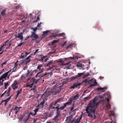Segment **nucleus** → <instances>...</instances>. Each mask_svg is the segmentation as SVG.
<instances>
[{"instance_id": "47", "label": "nucleus", "mask_w": 123, "mask_h": 123, "mask_svg": "<svg viewBox=\"0 0 123 123\" xmlns=\"http://www.w3.org/2000/svg\"><path fill=\"white\" fill-rule=\"evenodd\" d=\"M54 106L52 105V104H51V105L50 106V109H55V107H54V106Z\"/></svg>"}, {"instance_id": "40", "label": "nucleus", "mask_w": 123, "mask_h": 123, "mask_svg": "<svg viewBox=\"0 0 123 123\" xmlns=\"http://www.w3.org/2000/svg\"><path fill=\"white\" fill-rule=\"evenodd\" d=\"M32 30H33L34 32H34L35 33H36V32L37 29V27H36L35 28H32Z\"/></svg>"}, {"instance_id": "27", "label": "nucleus", "mask_w": 123, "mask_h": 123, "mask_svg": "<svg viewBox=\"0 0 123 123\" xmlns=\"http://www.w3.org/2000/svg\"><path fill=\"white\" fill-rule=\"evenodd\" d=\"M19 110L18 109V107L16 106L15 108H14V111H15V114H17Z\"/></svg>"}, {"instance_id": "17", "label": "nucleus", "mask_w": 123, "mask_h": 123, "mask_svg": "<svg viewBox=\"0 0 123 123\" xmlns=\"http://www.w3.org/2000/svg\"><path fill=\"white\" fill-rule=\"evenodd\" d=\"M31 57V55H30L28 56L25 59H24L25 61L27 62L28 64L31 61V60L30 59V58Z\"/></svg>"}, {"instance_id": "59", "label": "nucleus", "mask_w": 123, "mask_h": 123, "mask_svg": "<svg viewBox=\"0 0 123 123\" xmlns=\"http://www.w3.org/2000/svg\"><path fill=\"white\" fill-rule=\"evenodd\" d=\"M49 31H44L43 32V35H45V34H47Z\"/></svg>"}, {"instance_id": "33", "label": "nucleus", "mask_w": 123, "mask_h": 123, "mask_svg": "<svg viewBox=\"0 0 123 123\" xmlns=\"http://www.w3.org/2000/svg\"><path fill=\"white\" fill-rule=\"evenodd\" d=\"M4 85L5 86V89H6L7 88V86L9 85V82H6L4 83Z\"/></svg>"}, {"instance_id": "39", "label": "nucleus", "mask_w": 123, "mask_h": 123, "mask_svg": "<svg viewBox=\"0 0 123 123\" xmlns=\"http://www.w3.org/2000/svg\"><path fill=\"white\" fill-rule=\"evenodd\" d=\"M42 65L41 64H39L37 67V69H38L39 70V71H40V68H41L42 67Z\"/></svg>"}, {"instance_id": "26", "label": "nucleus", "mask_w": 123, "mask_h": 123, "mask_svg": "<svg viewBox=\"0 0 123 123\" xmlns=\"http://www.w3.org/2000/svg\"><path fill=\"white\" fill-rule=\"evenodd\" d=\"M84 66L83 64L80 63H78L76 64V66L78 67H82Z\"/></svg>"}, {"instance_id": "53", "label": "nucleus", "mask_w": 123, "mask_h": 123, "mask_svg": "<svg viewBox=\"0 0 123 123\" xmlns=\"http://www.w3.org/2000/svg\"><path fill=\"white\" fill-rule=\"evenodd\" d=\"M70 108L71 110V112H73L74 111L73 110L74 109V106H72L70 107Z\"/></svg>"}, {"instance_id": "43", "label": "nucleus", "mask_w": 123, "mask_h": 123, "mask_svg": "<svg viewBox=\"0 0 123 123\" xmlns=\"http://www.w3.org/2000/svg\"><path fill=\"white\" fill-rule=\"evenodd\" d=\"M25 54L24 53H21V56H20V58L22 59L24 57H25V55H24Z\"/></svg>"}, {"instance_id": "19", "label": "nucleus", "mask_w": 123, "mask_h": 123, "mask_svg": "<svg viewBox=\"0 0 123 123\" xmlns=\"http://www.w3.org/2000/svg\"><path fill=\"white\" fill-rule=\"evenodd\" d=\"M50 95V93L49 92H48L47 91V92H44L43 94V96L44 97L45 96V98H46L48 96H49Z\"/></svg>"}, {"instance_id": "57", "label": "nucleus", "mask_w": 123, "mask_h": 123, "mask_svg": "<svg viewBox=\"0 0 123 123\" xmlns=\"http://www.w3.org/2000/svg\"><path fill=\"white\" fill-rule=\"evenodd\" d=\"M89 73H87V74H85V75H84L83 77L84 78H85L86 77H88V76H89Z\"/></svg>"}, {"instance_id": "2", "label": "nucleus", "mask_w": 123, "mask_h": 123, "mask_svg": "<svg viewBox=\"0 0 123 123\" xmlns=\"http://www.w3.org/2000/svg\"><path fill=\"white\" fill-rule=\"evenodd\" d=\"M98 97L100 98H105V99L102 101L103 104L105 105V109L108 110L110 109L111 105L109 104V99L110 98L111 95L110 93L108 92L105 94L100 95L98 96Z\"/></svg>"}, {"instance_id": "51", "label": "nucleus", "mask_w": 123, "mask_h": 123, "mask_svg": "<svg viewBox=\"0 0 123 123\" xmlns=\"http://www.w3.org/2000/svg\"><path fill=\"white\" fill-rule=\"evenodd\" d=\"M70 62H68L65 64H62L61 65H69Z\"/></svg>"}, {"instance_id": "62", "label": "nucleus", "mask_w": 123, "mask_h": 123, "mask_svg": "<svg viewBox=\"0 0 123 123\" xmlns=\"http://www.w3.org/2000/svg\"><path fill=\"white\" fill-rule=\"evenodd\" d=\"M89 98V97H85L84 98V100L85 101H86Z\"/></svg>"}, {"instance_id": "7", "label": "nucleus", "mask_w": 123, "mask_h": 123, "mask_svg": "<svg viewBox=\"0 0 123 123\" xmlns=\"http://www.w3.org/2000/svg\"><path fill=\"white\" fill-rule=\"evenodd\" d=\"M18 82L16 80H15L11 86L13 89V90H15L18 88Z\"/></svg>"}, {"instance_id": "36", "label": "nucleus", "mask_w": 123, "mask_h": 123, "mask_svg": "<svg viewBox=\"0 0 123 123\" xmlns=\"http://www.w3.org/2000/svg\"><path fill=\"white\" fill-rule=\"evenodd\" d=\"M48 59L45 58L44 57L42 58L40 60L42 61L43 62H46L48 60Z\"/></svg>"}, {"instance_id": "60", "label": "nucleus", "mask_w": 123, "mask_h": 123, "mask_svg": "<svg viewBox=\"0 0 123 123\" xmlns=\"http://www.w3.org/2000/svg\"><path fill=\"white\" fill-rule=\"evenodd\" d=\"M53 74V71H50V72L48 73V74H50V75H51L52 74Z\"/></svg>"}, {"instance_id": "5", "label": "nucleus", "mask_w": 123, "mask_h": 123, "mask_svg": "<svg viewBox=\"0 0 123 123\" xmlns=\"http://www.w3.org/2000/svg\"><path fill=\"white\" fill-rule=\"evenodd\" d=\"M61 90V89L59 87H54L53 89L51 90V93L53 95H56Z\"/></svg>"}, {"instance_id": "35", "label": "nucleus", "mask_w": 123, "mask_h": 123, "mask_svg": "<svg viewBox=\"0 0 123 123\" xmlns=\"http://www.w3.org/2000/svg\"><path fill=\"white\" fill-rule=\"evenodd\" d=\"M107 88L106 87H104L103 88H101V87H100V88H97L96 89V90L97 91H98L100 90H103L105 89H106Z\"/></svg>"}, {"instance_id": "54", "label": "nucleus", "mask_w": 123, "mask_h": 123, "mask_svg": "<svg viewBox=\"0 0 123 123\" xmlns=\"http://www.w3.org/2000/svg\"><path fill=\"white\" fill-rule=\"evenodd\" d=\"M58 105H57V106L55 107V108H56L57 109V112H59L58 111V110L59 109H60V107H59V106H58Z\"/></svg>"}, {"instance_id": "32", "label": "nucleus", "mask_w": 123, "mask_h": 123, "mask_svg": "<svg viewBox=\"0 0 123 123\" xmlns=\"http://www.w3.org/2000/svg\"><path fill=\"white\" fill-rule=\"evenodd\" d=\"M46 75V74H42L41 75H39L38 76V77H39L38 79L40 80L41 79L42 77H43L44 76H45Z\"/></svg>"}, {"instance_id": "1", "label": "nucleus", "mask_w": 123, "mask_h": 123, "mask_svg": "<svg viewBox=\"0 0 123 123\" xmlns=\"http://www.w3.org/2000/svg\"><path fill=\"white\" fill-rule=\"evenodd\" d=\"M99 103V101L98 100L97 97L90 101L86 109V112L88 116L92 117L93 115L95 118V110L98 105Z\"/></svg>"}, {"instance_id": "55", "label": "nucleus", "mask_w": 123, "mask_h": 123, "mask_svg": "<svg viewBox=\"0 0 123 123\" xmlns=\"http://www.w3.org/2000/svg\"><path fill=\"white\" fill-rule=\"evenodd\" d=\"M94 86H95V84H93V83H90L89 86V87H91Z\"/></svg>"}, {"instance_id": "44", "label": "nucleus", "mask_w": 123, "mask_h": 123, "mask_svg": "<svg viewBox=\"0 0 123 123\" xmlns=\"http://www.w3.org/2000/svg\"><path fill=\"white\" fill-rule=\"evenodd\" d=\"M77 78V77L76 75L75 76H72L71 77V80H75Z\"/></svg>"}, {"instance_id": "61", "label": "nucleus", "mask_w": 123, "mask_h": 123, "mask_svg": "<svg viewBox=\"0 0 123 123\" xmlns=\"http://www.w3.org/2000/svg\"><path fill=\"white\" fill-rule=\"evenodd\" d=\"M39 49H37L35 52L34 53V55H35L37 52H38V50H39Z\"/></svg>"}, {"instance_id": "42", "label": "nucleus", "mask_w": 123, "mask_h": 123, "mask_svg": "<svg viewBox=\"0 0 123 123\" xmlns=\"http://www.w3.org/2000/svg\"><path fill=\"white\" fill-rule=\"evenodd\" d=\"M38 111V107H37L35 109V110H33L34 112L36 113L37 114V112Z\"/></svg>"}, {"instance_id": "22", "label": "nucleus", "mask_w": 123, "mask_h": 123, "mask_svg": "<svg viewBox=\"0 0 123 123\" xmlns=\"http://www.w3.org/2000/svg\"><path fill=\"white\" fill-rule=\"evenodd\" d=\"M82 117V116L81 115H80L78 118H77L76 119L75 123H79Z\"/></svg>"}, {"instance_id": "13", "label": "nucleus", "mask_w": 123, "mask_h": 123, "mask_svg": "<svg viewBox=\"0 0 123 123\" xmlns=\"http://www.w3.org/2000/svg\"><path fill=\"white\" fill-rule=\"evenodd\" d=\"M54 63V62L52 60H51L49 62L48 61L47 63L45 64L44 66L45 67H46L48 66H50Z\"/></svg>"}, {"instance_id": "15", "label": "nucleus", "mask_w": 123, "mask_h": 123, "mask_svg": "<svg viewBox=\"0 0 123 123\" xmlns=\"http://www.w3.org/2000/svg\"><path fill=\"white\" fill-rule=\"evenodd\" d=\"M8 41H6L4 44V46L7 45V47H10L12 44V43L11 42V41L8 42Z\"/></svg>"}, {"instance_id": "48", "label": "nucleus", "mask_w": 123, "mask_h": 123, "mask_svg": "<svg viewBox=\"0 0 123 123\" xmlns=\"http://www.w3.org/2000/svg\"><path fill=\"white\" fill-rule=\"evenodd\" d=\"M58 41V40H54L53 41L52 43V44L53 45L54 44L57 42Z\"/></svg>"}, {"instance_id": "18", "label": "nucleus", "mask_w": 123, "mask_h": 123, "mask_svg": "<svg viewBox=\"0 0 123 123\" xmlns=\"http://www.w3.org/2000/svg\"><path fill=\"white\" fill-rule=\"evenodd\" d=\"M18 61L15 64L14 66H15L14 67H13L12 69V73L13 72H15L16 69L17 68V66L18 64H17V63L18 62Z\"/></svg>"}, {"instance_id": "46", "label": "nucleus", "mask_w": 123, "mask_h": 123, "mask_svg": "<svg viewBox=\"0 0 123 123\" xmlns=\"http://www.w3.org/2000/svg\"><path fill=\"white\" fill-rule=\"evenodd\" d=\"M30 53V52H24L25 54V57H26L28 55H29V54Z\"/></svg>"}, {"instance_id": "8", "label": "nucleus", "mask_w": 123, "mask_h": 123, "mask_svg": "<svg viewBox=\"0 0 123 123\" xmlns=\"http://www.w3.org/2000/svg\"><path fill=\"white\" fill-rule=\"evenodd\" d=\"M71 104V100H68L66 103H65L63 106L60 107V109L61 110L63 109L64 108L66 107L68 105H69Z\"/></svg>"}, {"instance_id": "41", "label": "nucleus", "mask_w": 123, "mask_h": 123, "mask_svg": "<svg viewBox=\"0 0 123 123\" xmlns=\"http://www.w3.org/2000/svg\"><path fill=\"white\" fill-rule=\"evenodd\" d=\"M73 44H71L69 45H68L66 49H68L71 48L73 46Z\"/></svg>"}, {"instance_id": "3", "label": "nucleus", "mask_w": 123, "mask_h": 123, "mask_svg": "<svg viewBox=\"0 0 123 123\" xmlns=\"http://www.w3.org/2000/svg\"><path fill=\"white\" fill-rule=\"evenodd\" d=\"M33 111L30 112L29 113L28 115L24 116L23 117H21L19 119V120L21 121H23L25 123H26L27 121L28 120L30 115L34 116L36 114V113L34 112V113H33Z\"/></svg>"}, {"instance_id": "20", "label": "nucleus", "mask_w": 123, "mask_h": 123, "mask_svg": "<svg viewBox=\"0 0 123 123\" xmlns=\"http://www.w3.org/2000/svg\"><path fill=\"white\" fill-rule=\"evenodd\" d=\"M62 99L61 98H60L59 99H58L57 100H56L55 102V103H52V105H55L56 104L58 103H59L60 102V101Z\"/></svg>"}, {"instance_id": "10", "label": "nucleus", "mask_w": 123, "mask_h": 123, "mask_svg": "<svg viewBox=\"0 0 123 123\" xmlns=\"http://www.w3.org/2000/svg\"><path fill=\"white\" fill-rule=\"evenodd\" d=\"M12 96H10V97L7 98L5 100H3L2 101V102L1 103V104H2V103L4 102H5L4 103V105H6V104L11 99V97Z\"/></svg>"}, {"instance_id": "50", "label": "nucleus", "mask_w": 123, "mask_h": 123, "mask_svg": "<svg viewBox=\"0 0 123 123\" xmlns=\"http://www.w3.org/2000/svg\"><path fill=\"white\" fill-rule=\"evenodd\" d=\"M27 74H26V76H28V75H29V74H30V73L31 72L29 70V69L27 70Z\"/></svg>"}, {"instance_id": "16", "label": "nucleus", "mask_w": 123, "mask_h": 123, "mask_svg": "<svg viewBox=\"0 0 123 123\" xmlns=\"http://www.w3.org/2000/svg\"><path fill=\"white\" fill-rule=\"evenodd\" d=\"M59 112H56V115L55 116V117L53 119L54 120L55 122H56L58 120V117L59 116Z\"/></svg>"}, {"instance_id": "6", "label": "nucleus", "mask_w": 123, "mask_h": 123, "mask_svg": "<svg viewBox=\"0 0 123 123\" xmlns=\"http://www.w3.org/2000/svg\"><path fill=\"white\" fill-rule=\"evenodd\" d=\"M23 33H18L16 34H14V35L15 37V38H19V39L21 40V41H22L23 39Z\"/></svg>"}, {"instance_id": "56", "label": "nucleus", "mask_w": 123, "mask_h": 123, "mask_svg": "<svg viewBox=\"0 0 123 123\" xmlns=\"http://www.w3.org/2000/svg\"><path fill=\"white\" fill-rule=\"evenodd\" d=\"M41 73V72H38L35 76V77L36 78H37L38 76H38L39 75L38 74L40 73Z\"/></svg>"}, {"instance_id": "12", "label": "nucleus", "mask_w": 123, "mask_h": 123, "mask_svg": "<svg viewBox=\"0 0 123 123\" xmlns=\"http://www.w3.org/2000/svg\"><path fill=\"white\" fill-rule=\"evenodd\" d=\"M81 84L80 83H75L71 86L70 87V89H74L75 87H77L80 86Z\"/></svg>"}, {"instance_id": "29", "label": "nucleus", "mask_w": 123, "mask_h": 123, "mask_svg": "<svg viewBox=\"0 0 123 123\" xmlns=\"http://www.w3.org/2000/svg\"><path fill=\"white\" fill-rule=\"evenodd\" d=\"M90 81L92 82H93L92 83H93V84H95V86L97 85V83L95 80H94L93 79H92L90 80Z\"/></svg>"}, {"instance_id": "63", "label": "nucleus", "mask_w": 123, "mask_h": 123, "mask_svg": "<svg viewBox=\"0 0 123 123\" xmlns=\"http://www.w3.org/2000/svg\"><path fill=\"white\" fill-rule=\"evenodd\" d=\"M23 44V43H22L18 45V46H20Z\"/></svg>"}, {"instance_id": "31", "label": "nucleus", "mask_w": 123, "mask_h": 123, "mask_svg": "<svg viewBox=\"0 0 123 123\" xmlns=\"http://www.w3.org/2000/svg\"><path fill=\"white\" fill-rule=\"evenodd\" d=\"M21 64L22 65H27L28 64L27 63V62H26L24 60L22 62H21Z\"/></svg>"}, {"instance_id": "49", "label": "nucleus", "mask_w": 123, "mask_h": 123, "mask_svg": "<svg viewBox=\"0 0 123 123\" xmlns=\"http://www.w3.org/2000/svg\"><path fill=\"white\" fill-rule=\"evenodd\" d=\"M57 81V80H53V82L52 83V84H57V82L56 81Z\"/></svg>"}, {"instance_id": "25", "label": "nucleus", "mask_w": 123, "mask_h": 123, "mask_svg": "<svg viewBox=\"0 0 123 123\" xmlns=\"http://www.w3.org/2000/svg\"><path fill=\"white\" fill-rule=\"evenodd\" d=\"M85 72H84L82 73H78L77 75H76L77 76V78H79L80 76L82 75L83 74H85Z\"/></svg>"}, {"instance_id": "38", "label": "nucleus", "mask_w": 123, "mask_h": 123, "mask_svg": "<svg viewBox=\"0 0 123 123\" xmlns=\"http://www.w3.org/2000/svg\"><path fill=\"white\" fill-rule=\"evenodd\" d=\"M44 101H41L40 103V104L37 106V107H38L40 105H41L42 106H43L44 104Z\"/></svg>"}, {"instance_id": "9", "label": "nucleus", "mask_w": 123, "mask_h": 123, "mask_svg": "<svg viewBox=\"0 0 123 123\" xmlns=\"http://www.w3.org/2000/svg\"><path fill=\"white\" fill-rule=\"evenodd\" d=\"M31 37L32 38H33L32 39L33 40H36L38 38V36L36 34V33L34 32H31Z\"/></svg>"}, {"instance_id": "23", "label": "nucleus", "mask_w": 123, "mask_h": 123, "mask_svg": "<svg viewBox=\"0 0 123 123\" xmlns=\"http://www.w3.org/2000/svg\"><path fill=\"white\" fill-rule=\"evenodd\" d=\"M22 89L21 88L19 90H18L17 93V94L16 95V97H18L19 95L21 93L20 92L22 91Z\"/></svg>"}, {"instance_id": "58", "label": "nucleus", "mask_w": 123, "mask_h": 123, "mask_svg": "<svg viewBox=\"0 0 123 123\" xmlns=\"http://www.w3.org/2000/svg\"><path fill=\"white\" fill-rule=\"evenodd\" d=\"M4 46V44L0 47V51L2 50V49L3 48Z\"/></svg>"}, {"instance_id": "21", "label": "nucleus", "mask_w": 123, "mask_h": 123, "mask_svg": "<svg viewBox=\"0 0 123 123\" xmlns=\"http://www.w3.org/2000/svg\"><path fill=\"white\" fill-rule=\"evenodd\" d=\"M10 91V88L9 87V88L8 90H7L5 91L4 93H2L1 95H0V98H1L2 97H3L4 96L5 93H8Z\"/></svg>"}, {"instance_id": "52", "label": "nucleus", "mask_w": 123, "mask_h": 123, "mask_svg": "<svg viewBox=\"0 0 123 123\" xmlns=\"http://www.w3.org/2000/svg\"><path fill=\"white\" fill-rule=\"evenodd\" d=\"M42 24V23L41 22H40V23H38L37 25V27L38 28H39L40 27H41V25Z\"/></svg>"}, {"instance_id": "64", "label": "nucleus", "mask_w": 123, "mask_h": 123, "mask_svg": "<svg viewBox=\"0 0 123 123\" xmlns=\"http://www.w3.org/2000/svg\"><path fill=\"white\" fill-rule=\"evenodd\" d=\"M64 34V33H60V34H59L58 35H59V36H62V35H63Z\"/></svg>"}, {"instance_id": "11", "label": "nucleus", "mask_w": 123, "mask_h": 123, "mask_svg": "<svg viewBox=\"0 0 123 123\" xmlns=\"http://www.w3.org/2000/svg\"><path fill=\"white\" fill-rule=\"evenodd\" d=\"M79 95L78 94H76L75 95L73 98L72 97L71 98L69 99L68 100H71V103L72 102V101L73 100H76L77 99L79 98Z\"/></svg>"}, {"instance_id": "4", "label": "nucleus", "mask_w": 123, "mask_h": 123, "mask_svg": "<svg viewBox=\"0 0 123 123\" xmlns=\"http://www.w3.org/2000/svg\"><path fill=\"white\" fill-rule=\"evenodd\" d=\"M35 82L33 78H29L27 79L26 83L27 87H29L30 88H32Z\"/></svg>"}, {"instance_id": "45", "label": "nucleus", "mask_w": 123, "mask_h": 123, "mask_svg": "<svg viewBox=\"0 0 123 123\" xmlns=\"http://www.w3.org/2000/svg\"><path fill=\"white\" fill-rule=\"evenodd\" d=\"M36 71H37V70H35L34 71H33V72H32L30 74V76H32L33 74L34 73V72L35 73Z\"/></svg>"}, {"instance_id": "34", "label": "nucleus", "mask_w": 123, "mask_h": 123, "mask_svg": "<svg viewBox=\"0 0 123 123\" xmlns=\"http://www.w3.org/2000/svg\"><path fill=\"white\" fill-rule=\"evenodd\" d=\"M63 60V59L60 58L59 59H58L57 60V62L59 63L63 62H64Z\"/></svg>"}, {"instance_id": "28", "label": "nucleus", "mask_w": 123, "mask_h": 123, "mask_svg": "<svg viewBox=\"0 0 123 123\" xmlns=\"http://www.w3.org/2000/svg\"><path fill=\"white\" fill-rule=\"evenodd\" d=\"M109 112L110 113L109 114V116H110L112 115V116H114V112L113 111L111 110V111L110 112L109 111Z\"/></svg>"}, {"instance_id": "30", "label": "nucleus", "mask_w": 123, "mask_h": 123, "mask_svg": "<svg viewBox=\"0 0 123 123\" xmlns=\"http://www.w3.org/2000/svg\"><path fill=\"white\" fill-rule=\"evenodd\" d=\"M6 11V9H3L1 12V15L2 16H4L5 15V12Z\"/></svg>"}, {"instance_id": "14", "label": "nucleus", "mask_w": 123, "mask_h": 123, "mask_svg": "<svg viewBox=\"0 0 123 123\" xmlns=\"http://www.w3.org/2000/svg\"><path fill=\"white\" fill-rule=\"evenodd\" d=\"M7 75H8L5 73L2 74L0 77V79H2V82L4 81V80L3 79H5Z\"/></svg>"}, {"instance_id": "37", "label": "nucleus", "mask_w": 123, "mask_h": 123, "mask_svg": "<svg viewBox=\"0 0 123 123\" xmlns=\"http://www.w3.org/2000/svg\"><path fill=\"white\" fill-rule=\"evenodd\" d=\"M34 82H35V84H36L40 80L38 78L36 80L33 77Z\"/></svg>"}, {"instance_id": "24", "label": "nucleus", "mask_w": 123, "mask_h": 123, "mask_svg": "<svg viewBox=\"0 0 123 123\" xmlns=\"http://www.w3.org/2000/svg\"><path fill=\"white\" fill-rule=\"evenodd\" d=\"M25 77L26 76L25 75L22 74L20 77V80L21 81L25 80Z\"/></svg>"}]
</instances>
